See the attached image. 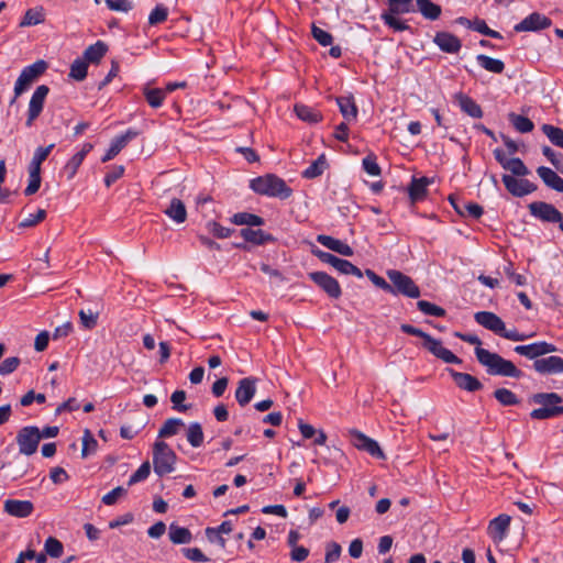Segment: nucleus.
<instances>
[{"label":"nucleus","instance_id":"obj_30","mask_svg":"<svg viewBox=\"0 0 563 563\" xmlns=\"http://www.w3.org/2000/svg\"><path fill=\"white\" fill-rule=\"evenodd\" d=\"M431 184V180L427 177L416 178L413 177L409 188V197L412 202L423 199L427 195V186Z\"/></svg>","mask_w":563,"mask_h":563},{"label":"nucleus","instance_id":"obj_49","mask_svg":"<svg viewBox=\"0 0 563 563\" xmlns=\"http://www.w3.org/2000/svg\"><path fill=\"white\" fill-rule=\"evenodd\" d=\"M505 169L510 172L512 174L511 176H514V177L515 176L525 177L530 174V170L528 169V167L518 157L510 158V161L507 164Z\"/></svg>","mask_w":563,"mask_h":563},{"label":"nucleus","instance_id":"obj_62","mask_svg":"<svg viewBox=\"0 0 563 563\" xmlns=\"http://www.w3.org/2000/svg\"><path fill=\"white\" fill-rule=\"evenodd\" d=\"M20 358L16 356L8 357L0 364V375H9L13 373L20 365Z\"/></svg>","mask_w":563,"mask_h":563},{"label":"nucleus","instance_id":"obj_44","mask_svg":"<svg viewBox=\"0 0 563 563\" xmlns=\"http://www.w3.org/2000/svg\"><path fill=\"white\" fill-rule=\"evenodd\" d=\"M541 130L553 145L563 148V129L551 124H543Z\"/></svg>","mask_w":563,"mask_h":563},{"label":"nucleus","instance_id":"obj_29","mask_svg":"<svg viewBox=\"0 0 563 563\" xmlns=\"http://www.w3.org/2000/svg\"><path fill=\"white\" fill-rule=\"evenodd\" d=\"M241 236L253 244L263 245L268 242H274L275 238L261 229L244 228L240 231Z\"/></svg>","mask_w":563,"mask_h":563},{"label":"nucleus","instance_id":"obj_48","mask_svg":"<svg viewBox=\"0 0 563 563\" xmlns=\"http://www.w3.org/2000/svg\"><path fill=\"white\" fill-rule=\"evenodd\" d=\"M494 397L503 406H515L519 404L518 397L507 388H498L494 391Z\"/></svg>","mask_w":563,"mask_h":563},{"label":"nucleus","instance_id":"obj_14","mask_svg":"<svg viewBox=\"0 0 563 563\" xmlns=\"http://www.w3.org/2000/svg\"><path fill=\"white\" fill-rule=\"evenodd\" d=\"M558 347L545 341L534 342L528 345H517L515 352L530 360H539L540 356L556 352Z\"/></svg>","mask_w":563,"mask_h":563},{"label":"nucleus","instance_id":"obj_20","mask_svg":"<svg viewBox=\"0 0 563 563\" xmlns=\"http://www.w3.org/2000/svg\"><path fill=\"white\" fill-rule=\"evenodd\" d=\"M510 520L508 515H499L489 522L487 532L494 542L499 543L506 538Z\"/></svg>","mask_w":563,"mask_h":563},{"label":"nucleus","instance_id":"obj_39","mask_svg":"<svg viewBox=\"0 0 563 563\" xmlns=\"http://www.w3.org/2000/svg\"><path fill=\"white\" fill-rule=\"evenodd\" d=\"M232 222L236 225L261 227L264 219L253 213L239 212L232 217Z\"/></svg>","mask_w":563,"mask_h":563},{"label":"nucleus","instance_id":"obj_24","mask_svg":"<svg viewBox=\"0 0 563 563\" xmlns=\"http://www.w3.org/2000/svg\"><path fill=\"white\" fill-rule=\"evenodd\" d=\"M34 506L29 500L8 499L4 501V511L18 518L29 517Z\"/></svg>","mask_w":563,"mask_h":563},{"label":"nucleus","instance_id":"obj_26","mask_svg":"<svg viewBox=\"0 0 563 563\" xmlns=\"http://www.w3.org/2000/svg\"><path fill=\"white\" fill-rule=\"evenodd\" d=\"M93 148L91 143H85L82 148L73 155L66 163L64 169L67 174L68 179H71L77 174L79 166L82 164L86 155Z\"/></svg>","mask_w":563,"mask_h":563},{"label":"nucleus","instance_id":"obj_33","mask_svg":"<svg viewBox=\"0 0 563 563\" xmlns=\"http://www.w3.org/2000/svg\"><path fill=\"white\" fill-rule=\"evenodd\" d=\"M456 100L459 102V106L461 107L462 111L467 113L470 117L479 119L483 117V111L472 98H470L466 95L459 93L456 96Z\"/></svg>","mask_w":563,"mask_h":563},{"label":"nucleus","instance_id":"obj_31","mask_svg":"<svg viewBox=\"0 0 563 563\" xmlns=\"http://www.w3.org/2000/svg\"><path fill=\"white\" fill-rule=\"evenodd\" d=\"M164 212L176 223H183L187 219L186 207L184 202L178 198L172 199L169 206L164 210Z\"/></svg>","mask_w":563,"mask_h":563},{"label":"nucleus","instance_id":"obj_10","mask_svg":"<svg viewBox=\"0 0 563 563\" xmlns=\"http://www.w3.org/2000/svg\"><path fill=\"white\" fill-rule=\"evenodd\" d=\"M48 92L49 88L46 85H41L34 90L27 107L26 126L31 128L34 121L40 117Z\"/></svg>","mask_w":563,"mask_h":563},{"label":"nucleus","instance_id":"obj_46","mask_svg":"<svg viewBox=\"0 0 563 563\" xmlns=\"http://www.w3.org/2000/svg\"><path fill=\"white\" fill-rule=\"evenodd\" d=\"M187 440L194 448H198L202 444L203 432L200 423L192 422L189 424L187 430Z\"/></svg>","mask_w":563,"mask_h":563},{"label":"nucleus","instance_id":"obj_59","mask_svg":"<svg viewBox=\"0 0 563 563\" xmlns=\"http://www.w3.org/2000/svg\"><path fill=\"white\" fill-rule=\"evenodd\" d=\"M311 32H312L313 38L320 45L329 46V45L332 44L333 37H332V35L329 32H327V31H324V30H322V29H320V27H318L316 25H312Z\"/></svg>","mask_w":563,"mask_h":563},{"label":"nucleus","instance_id":"obj_23","mask_svg":"<svg viewBox=\"0 0 563 563\" xmlns=\"http://www.w3.org/2000/svg\"><path fill=\"white\" fill-rule=\"evenodd\" d=\"M456 386L466 391H476L483 388V384L473 375L449 369Z\"/></svg>","mask_w":563,"mask_h":563},{"label":"nucleus","instance_id":"obj_60","mask_svg":"<svg viewBox=\"0 0 563 563\" xmlns=\"http://www.w3.org/2000/svg\"><path fill=\"white\" fill-rule=\"evenodd\" d=\"M46 217V211L44 209H38L35 214H29L25 217L20 223L21 228H31L43 221Z\"/></svg>","mask_w":563,"mask_h":563},{"label":"nucleus","instance_id":"obj_57","mask_svg":"<svg viewBox=\"0 0 563 563\" xmlns=\"http://www.w3.org/2000/svg\"><path fill=\"white\" fill-rule=\"evenodd\" d=\"M128 490L122 486L113 488L102 497V503L107 506L114 505L121 497L125 496Z\"/></svg>","mask_w":563,"mask_h":563},{"label":"nucleus","instance_id":"obj_5","mask_svg":"<svg viewBox=\"0 0 563 563\" xmlns=\"http://www.w3.org/2000/svg\"><path fill=\"white\" fill-rule=\"evenodd\" d=\"M176 453L164 441H156L153 445V467L158 476L170 474L175 471Z\"/></svg>","mask_w":563,"mask_h":563},{"label":"nucleus","instance_id":"obj_64","mask_svg":"<svg viewBox=\"0 0 563 563\" xmlns=\"http://www.w3.org/2000/svg\"><path fill=\"white\" fill-rule=\"evenodd\" d=\"M363 168L371 176L380 175V167L376 163V158L368 155L363 159Z\"/></svg>","mask_w":563,"mask_h":563},{"label":"nucleus","instance_id":"obj_51","mask_svg":"<svg viewBox=\"0 0 563 563\" xmlns=\"http://www.w3.org/2000/svg\"><path fill=\"white\" fill-rule=\"evenodd\" d=\"M45 553L51 558H60L64 551L63 543L56 538L49 537L44 544Z\"/></svg>","mask_w":563,"mask_h":563},{"label":"nucleus","instance_id":"obj_36","mask_svg":"<svg viewBox=\"0 0 563 563\" xmlns=\"http://www.w3.org/2000/svg\"><path fill=\"white\" fill-rule=\"evenodd\" d=\"M420 13L429 20H437L441 15V7L431 0H416Z\"/></svg>","mask_w":563,"mask_h":563},{"label":"nucleus","instance_id":"obj_32","mask_svg":"<svg viewBox=\"0 0 563 563\" xmlns=\"http://www.w3.org/2000/svg\"><path fill=\"white\" fill-rule=\"evenodd\" d=\"M294 111L301 121L310 124L318 123L322 120V114L320 111L306 104H295Z\"/></svg>","mask_w":563,"mask_h":563},{"label":"nucleus","instance_id":"obj_27","mask_svg":"<svg viewBox=\"0 0 563 563\" xmlns=\"http://www.w3.org/2000/svg\"><path fill=\"white\" fill-rule=\"evenodd\" d=\"M538 176L549 188L563 192V178L549 167L540 166L537 168Z\"/></svg>","mask_w":563,"mask_h":563},{"label":"nucleus","instance_id":"obj_53","mask_svg":"<svg viewBox=\"0 0 563 563\" xmlns=\"http://www.w3.org/2000/svg\"><path fill=\"white\" fill-rule=\"evenodd\" d=\"M151 473V464L148 461L141 464V466L130 476L128 485L132 486L148 477Z\"/></svg>","mask_w":563,"mask_h":563},{"label":"nucleus","instance_id":"obj_45","mask_svg":"<svg viewBox=\"0 0 563 563\" xmlns=\"http://www.w3.org/2000/svg\"><path fill=\"white\" fill-rule=\"evenodd\" d=\"M389 8L387 12H393L394 14H406L409 12H413V0H387Z\"/></svg>","mask_w":563,"mask_h":563},{"label":"nucleus","instance_id":"obj_52","mask_svg":"<svg viewBox=\"0 0 563 563\" xmlns=\"http://www.w3.org/2000/svg\"><path fill=\"white\" fill-rule=\"evenodd\" d=\"M396 15L397 14H394L393 12H384L380 18L386 25L395 31L401 32L409 29V26L404 21L397 19Z\"/></svg>","mask_w":563,"mask_h":563},{"label":"nucleus","instance_id":"obj_6","mask_svg":"<svg viewBox=\"0 0 563 563\" xmlns=\"http://www.w3.org/2000/svg\"><path fill=\"white\" fill-rule=\"evenodd\" d=\"M387 277L389 279L391 290H387V292L391 295H402L408 298H419L420 297V288L413 282V279L401 273L400 271L389 269L387 271Z\"/></svg>","mask_w":563,"mask_h":563},{"label":"nucleus","instance_id":"obj_17","mask_svg":"<svg viewBox=\"0 0 563 563\" xmlns=\"http://www.w3.org/2000/svg\"><path fill=\"white\" fill-rule=\"evenodd\" d=\"M551 24H552V21L548 16H545L539 12H533L530 15H528L527 18H525L520 23L516 24L515 31L516 32H536V31L548 29L551 26Z\"/></svg>","mask_w":563,"mask_h":563},{"label":"nucleus","instance_id":"obj_37","mask_svg":"<svg viewBox=\"0 0 563 563\" xmlns=\"http://www.w3.org/2000/svg\"><path fill=\"white\" fill-rule=\"evenodd\" d=\"M478 64L486 69L487 71L494 73V74H501L505 69V64L503 60L493 58L490 56L479 54L476 57Z\"/></svg>","mask_w":563,"mask_h":563},{"label":"nucleus","instance_id":"obj_25","mask_svg":"<svg viewBox=\"0 0 563 563\" xmlns=\"http://www.w3.org/2000/svg\"><path fill=\"white\" fill-rule=\"evenodd\" d=\"M317 241L324 247L343 256H352L354 254L353 249L350 245L330 235L320 234L317 236Z\"/></svg>","mask_w":563,"mask_h":563},{"label":"nucleus","instance_id":"obj_9","mask_svg":"<svg viewBox=\"0 0 563 563\" xmlns=\"http://www.w3.org/2000/svg\"><path fill=\"white\" fill-rule=\"evenodd\" d=\"M313 254L321 262L331 265L332 267H334L341 274L354 275L357 278H362L363 277L362 271L358 267H356L355 265H353L351 262L346 261V260H342V258L336 257L335 255H333L331 253H328V252H324V251H321V250L313 251Z\"/></svg>","mask_w":563,"mask_h":563},{"label":"nucleus","instance_id":"obj_21","mask_svg":"<svg viewBox=\"0 0 563 563\" xmlns=\"http://www.w3.org/2000/svg\"><path fill=\"white\" fill-rule=\"evenodd\" d=\"M139 135L137 131L129 129L124 134L117 136L112 140L109 150L101 158L103 163L111 161L114 158L126 145L130 141L135 139Z\"/></svg>","mask_w":563,"mask_h":563},{"label":"nucleus","instance_id":"obj_12","mask_svg":"<svg viewBox=\"0 0 563 563\" xmlns=\"http://www.w3.org/2000/svg\"><path fill=\"white\" fill-rule=\"evenodd\" d=\"M350 435L352 443L356 449L363 450L374 457L385 459L384 452L375 440L357 430H351Z\"/></svg>","mask_w":563,"mask_h":563},{"label":"nucleus","instance_id":"obj_22","mask_svg":"<svg viewBox=\"0 0 563 563\" xmlns=\"http://www.w3.org/2000/svg\"><path fill=\"white\" fill-rule=\"evenodd\" d=\"M256 393V378L245 377L239 382L235 390V399L240 406H246Z\"/></svg>","mask_w":563,"mask_h":563},{"label":"nucleus","instance_id":"obj_43","mask_svg":"<svg viewBox=\"0 0 563 563\" xmlns=\"http://www.w3.org/2000/svg\"><path fill=\"white\" fill-rule=\"evenodd\" d=\"M45 20L44 12L42 8L29 9L23 20L20 23V26H31L43 23Z\"/></svg>","mask_w":563,"mask_h":563},{"label":"nucleus","instance_id":"obj_50","mask_svg":"<svg viewBox=\"0 0 563 563\" xmlns=\"http://www.w3.org/2000/svg\"><path fill=\"white\" fill-rule=\"evenodd\" d=\"M418 309L427 314V316H433V317H444L445 310L441 308L440 306H437L432 302H429L427 300H419L417 302Z\"/></svg>","mask_w":563,"mask_h":563},{"label":"nucleus","instance_id":"obj_34","mask_svg":"<svg viewBox=\"0 0 563 563\" xmlns=\"http://www.w3.org/2000/svg\"><path fill=\"white\" fill-rule=\"evenodd\" d=\"M169 540L174 544H187L190 543L192 540V534L189 529L185 527H179L175 523H172L169 526Z\"/></svg>","mask_w":563,"mask_h":563},{"label":"nucleus","instance_id":"obj_38","mask_svg":"<svg viewBox=\"0 0 563 563\" xmlns=\"http://www.w3.org/2000/svg\"><path fill=\"white\" fill-rule=\"evenodd\" d=\"M183 427H185V423L181 419L169 418L161 427V429L158 431V437L159 438L173 437V435L177 434Z\"/></svg>","mask_w":563,"mask_h":563},{"label":"nucleus","instance_id":"obj_47","mask_svg":"<svg viewBox=\"0 0 563 563\" xmlns=\"http://www.w3.org/2000/svg\"><path fill=\"white\" fill-rule=\"evenodd\" d=\"M88 63L84 58H77L70 66L69 77L81 81L87 76Z\"/></svg>","mask_w":563,"mask_h":563},{"label":"nucleus","instance_id":"obj_16","mask_svg":"<svg viewBox=\"0 0 563 563\" xmlns=\"http://www.w3.org/2000/svg\"><path fill=\"white\" fill-rule=\"evenodd\" d=\"M309 278L316 283L331 298L338 299L342 291L335 278L324 272L309 273Z\"/></svg>","mask_w":563,"mask_h":563},{"label":"nucleus","instance_id":"obj_18","mask_svg":"<svg viewBox=\"0 0 563 563\" xmlns=\"http://www.w3.org/2000/svg\"><path fill=\"white\" fill-rule=\"evenodd\" d=\"M536 372L542 375L563 373V358L560 356H548L533 362Z\"/></svg>","mask_w":563,"mask_h":563},{"label":"nucleus","instance_id":"obj_1","mask_svg":"<svg viewBox=\"0 0 563 563\" xmlns=\"http://www.w3.org/2000/svg\"><path fill=\"white\" fill-rule=\"evenodd\" d=\"M475 355L477 361L486 367L490 375H499L505 377L520 378L522 372L508 360H505L497 353H493L483 347H475Z\"/></svg>","mask_w":563,"mask_h":563},{"label":"nucleus","instance_id":"obj_4","mask_svg":"<svg viewBox=\"0 0 563 563\" xmlns=\"http://www.w3.org/2000/svg\"><path fill=\"white\" fill-rule=\"evenodd\" d=\"M531 401L541 405L533 409L530 417L537 420H545L563 413L562 397L556 393H539L531 397Z\"/></svg>","mask_w":563,"mask_h":563},{"label":"nucleus","instance_id":"obj_54","mask_svg":"<svg viewBox=\"0 0 563 563\" xmlns=\"http://www.w3.org/2000/svg\"><path fill=\"white\" fill-rule=\"evenodd\" d=\"M79 319L80 323L85 329H93L97 325L98 321V312L92 311L91 309L88 310H80L79 311Z\"/></svg>","mask_w":563,"mask_h":563},{"label":"nucleus","instance_id":"obj_19","mask_svg":"<svg viewBox=\"0 0 563 563\" xmlns=\"http://www.w3.org/2000/svg\"><path fill=\"white\" fill-rule=\"evenodd\" d=\"M434 44L444 53L456 54L462 47L461 40L452 33L441 31L433 37Z\"/></svg>","mask_w":563,"mask_h":563},{"label":"nucleus","instance_id":"obj_55","mask_svg":"<svg viewBox=\"0 0 563 563\" xmlns=\"http://www.w3.org/2000/svg\"><path fill=\"white\" fill-rule=\"evenodd\" d=\"M168 15V10L166 7L158 4L155 9L150 13L148 23L150 25H156L166 21Z\"/></svg>","mask_w":563,"mask_h":563},{"label":"nucleus","instance_id":"obj_61","mask_svg":"<svg viewBox=\"0 0 563 563\" xmlns=\"http://www.w3.org/2000/svg\"><path fill=\"white\" fill-rule=\"evenodd\" d=\"M98 442L89 430H86L85 437L82 439V450H81V456L87 457L90 453L95 452L97 449Z\"/></svg>","mask_w":563,"mask_h":563},{"label":"nucleus","instance_id":"obj_28","mask_svg":"<svg viewBox=\"0 0 563 563\" xmlns=\"http://www.w3.org/2000/svg\"><path fill=\"white\" fill-rule=\"evenodd\" d=\"M340 112L346 122L356 120L357 107L354 102L353 96H343L335 98Z\"/></svg>","mask_w":563,"mask_h":563},{"label":"nucleus","instance_id":"obj_40","mask_svg":"<svg viewBox=\"0 0 563 563\" xmlns=\"http://www.w3.org/2000/svg\"><path fill=\"white\" fill-rule=\"evenodd\" d=\"M508 118L514 128L520 133L531 132L534 128L533 122L527 117L511 112Z\"/></svg>","mask_w":563,"mask_h":563},{"label":"nucleus","instance_id":"obj_13","mask_svg":"<svg viewBox=\"0 0 563 563\" xmlns=\"http://www.w3.org/2000/svg\"><path fill=\"white\" fill-rule=\"evenodd\" d=\"M528 208L531 216L544 222L556 223L562 220V213L551 203L534 201L531 202Z\"/></svg>","mask_w":563,"mask_h":563},{"label":"nucleus","instance_id":"obj_2","mask_svg":"<svg viewBox=\"0 0 563 563\" xmlns=\"http://www.w3.org/2000/svg\"><path fill=\"white\" fill-rule=\"evenodd\" d=\"M250 187L256 194L280 199H287L292 194V189L287 186L285 180L273 174L252 179Z\"/></svg>","mask_w":563,"mask_h":563},{"label":"nucleus","instance_id":"obj_42","mask_svg":"<svg viewBox=\"0 0 563 563\" xmlns=\"http://www.w3.org/2000/svg\"><path fill=\"white\" fill-rule=\"evenodd\" d=\"M327 159L322 154L302 173V176L307 179H313L323 174L327 168Z\"/></svg>","mask_w":563,"mask_h":563},{"label":"nucleus","instance_id":"obj_15","mask_svg":"<svg viewBox=\"0 0 563 563\" xmlns=\"http://www.w3.org/2000/svg\"><path fill=\"white\" fill-rule=\"evenodd\" d=\"M503 183L506 189L515 197H523L537 190V186L523 178H516L511 175H503Z\"/></svg>","mask_w":563,"mask_h":563},{"label":"nucleus","instance_id":"obj_3","mask_svg":"<svg viewBox=\"0 0 563 563\" xmlns=\"http://www.w3.org/2000/svg\"><path fill=\"white\" fill-rule=\"evenodd\" d=\"M475 321L495 334L511 341H525L531 335L519 333L516 329L507 330L505 322L496 313L478 311L474 314Z\"/></svg>","mask_w":563,"mask_h":563},{"label":"nucleus","instance_id":"obj_41","mask_svg":"<svg viewBox=\"0 0 563 563\" xmlns=\"http://www.w3.org/2000/svg\"><path fill=\"white\" fill-rule=\"evenodd\" d=\"M143 93H144V97H145L147 103L152 108L161 107L163 104V101L166 96L165 90L159 89V88H148V87H145L143 89Z\"/></svg>","mask_w":563,"mask_h":563},{"label":"nucleus","instance_id":"obj_35","mask_svg":"<svg viewBox=\"0 0 563 563\" xmlns=\"http://www.w3.org/2000/svg\"><path fill=\"white\" fill-rule=\"evenodd\" d=\"M108 51L107 45L102 41H98L89 45L84 52V59L87 63H99Z\"/></svg>","mask_w":563,"mask_h":563},{"label":"nucleus","instance_id":"obj_11","mask_svg":"<svg viewBox=\"0 0 563 563\" xmlns=\"http://www.w3.org/2000/svg\"><path fill=\"white\" fill-rule=\"evenodd\" d=\"M423 347L427 349L432 355L440 358L448 364H461L462 360L457 357L453 352L442 345V342L434 339L430 334L423 341Z\"/></svg>","mask_w":563,"mask_h":563},{"label":"nucleus","instance_id":"obj_56","mask_svg":"<svg viewBox=\"0 0 563 563\" xmlns=\"http://www.w3.org/2000/svg\"><path fill=\"white\" fill-rule=\"evenodd\" d=\"M207 229L211 234H213L218 239L229 238L232 233L231 229L224 228L216 221H209L207 223Z\"/></svg>","mask_w":563,"mask_h":563},{"label":"nucleus","instance_id":"obj_7","mask_svg":"<svg viewBox=\"0 0 563 563\" xmlns=\"http://www.w3.org/2000/svg\"><path fill=\"white\" fill-rule=\"evenodd\" d=\"M47 69V63L43 59L36 60L32 65L24 67L14 85V102L23 92H25L37 78Z\"/></svg>","mask_w":563,"mask_h":563},{"label":"nucleus","instance_id":"obj_58","mask_svg":"<svg viewBox=\"0 0 563 563\" xmlns=\"http://www.w3.org/2000/svg\"><path fill=\"white\" fill-rule=\"evenodd\" d=\"M341 545L336 542H330L325 547L324 563H333L340 559Z\"/></svg>","mask_w":563,"mask_h":563},{"label":"nucleus","instance_id":"obj_8","mask_svg":"<svg viewBox=\"0 0 563 563\" xmlns=\"http://www.w3.org/2000/svg\"><path fill=\"white\" fill-rule=\"evenodd\" d=\"M40 441V429L34 426L23 427L16 435L19 452L27 456L36 452Z\"/></svg>","mask_w":563,"mask_h":563},{"label":"nucleus","instance_id":"obj_63","mask_svg":"<svg viewBox=\"0 0 563 563\" xmlns=\"http://www.w3.org/2000/svg\"><path fill=\"white\" fill-rule=\"evenodd\" d=\"M183 554L192 562H208L209 559L198 548H184Z\"/></svg>","mask_w":563,"mask_h":563}]
</instances>
